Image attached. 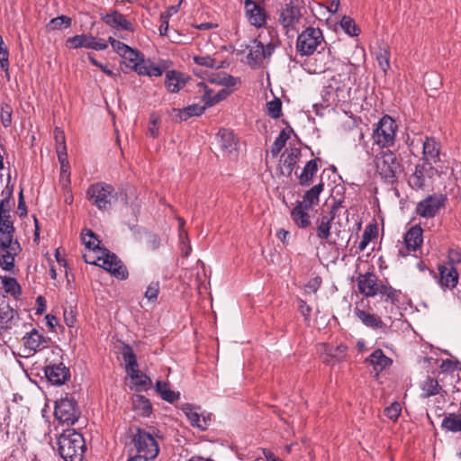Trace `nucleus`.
<instances>
[{"mask_svg":"<svg viewBox=\"0 0 461 461\" xmlns=\"http://www.w3.org/2000/svg\"><path fill=\"white\" fill-rule=\"evenodd\" d=\"M121 57L126 67L135 71L139 76L158 77L167 68L165 62L155 63L149 59H145L140 51L131 47L122 51Z\"/></svg>","mask_w":461,"mask_h":461,"instance_id":"1","label":"nucleus"},{"mask_svg":"<svg viewBox=\"0 0 461 461\" xmlns=\"http://www.w3.org/2000/svg\"><path fill=\"white\" fill-rule=\"evenodd\" d=\"M86 449L82 434L73 429L64 430L58 438V451L65 461H82Z\"/></svg>","mask_w":461,"mask_h":461,"instance_id":"2","label":"nucleus"},{"mask_svg":"<svg viewBox=\"0 0 461 461\" xmlns=\"http://www.w3.org/2000/svg\"><path fill=\"white\" fill-rule=\"evenodd\" d=\"M26 323L18 312L3 299L0 303V336L8 339L13 336L18 339L24 332Z\"/></svg>","mask_w":461,"mask_h":461,"instance_id":"3","label":"nucleus"},{"mask_svg":"<svg viewBox=\"0 0 461 461\" xmlns=\"http://www.w3.org/2000/svg\"><path fill=\"white\" fill-rule=\"evenodd\" d=\"M131 431V443L137 452L134 456H140L149 461L155 459L159 453V446L155 435L156 429L150 428V430H146L136 427Z\"/></svg>","mask_w":461,"mask_h":461,"instance_id":"4","label":"nucleus"},{"mask_svg":"<svg viewBox=\"0 0 461 461\" xmlns=\"http://www.w3.org/2000/svg\"><path fill=\"white\" fill-rule=\"evenodd\" d=\"M86 197L99 210H109L118 201V193L112 185L98 182L87 188Z\"/></svg>","mask_w":461,"mask_h":461,"instance_id":"5","label":"nucleus"},{"mask_svg":"<svg viewBox=\"0 0 461 461\" xmlns=\"http://www.w3.org/2000/svg\"><path fill=\"white\" fill-rule=\"evenodd\" d=\"M375 163L377 173L386 183L393 184L397 181L402 167L396 154L391 150L381 151L375 156Z\"/></svg>","mask_w":461,"mask_h":461,"instance_id":"6","label":"nucleus"},{"mask_svg":"<svg viewBox=\"0 0 461 461\" xmlns=\"http://www.w3.org/2000/svg\"><path fill=\"white\" fill-rule=\"evenodd\" d=\"M322 47H327L320 28L307 27L298 36L295 49L300 56H311Z\"/></svg>","mask_w":461,"mask_h":461,"instance_id":"7","label":"nucleus"},{"mask_svg":"<svg viewBox=\"0 0 461 461\" xmlns=\"http://www.w3.org/2000/svg\"><path fill=\"white\" fill-rule=\"evenodd\" d=\"M248 64L252 68H260L266 59H269L276 48L273 41H267L265 36L259 35L248 46Z\"/></svg>","mask_w":461,"mask_h":461,"instance_id":"8","label":"nucleus"},{"mask_svg":"<svg viewBox=\"0 0 461 461\" xmlns=\"http://www.w3.org/2000/svg\"><path fill=\"white\" fill-rule=\"evenodd\" d=\"M80 414L77 401L68 397V394L56 402L54 415L60 422L73 425L77 421Z\"/></svg>","mask_w":461,"mask_h":461,"instance_id":"9","label":"nucleus"},{"mask_svg":"<svg viewBox=\"0 0 461 461\" xmlns=\"http://www.w3.org/2000/svg\"><path fill=\"white\" fill-rule=\"evenodd\" d=\"M397 124L389 115L383 116L373 132L375 143L382 148L392 146L394 142Z\"/></svg>","mask_w":461,"mask_h":461,"instance_id":"10","label":"nucleus"},{"mask_svg":"<svg viewBox=\"0 0 461 461\" xmlns=\"http://www.w3.org/2000/svg\"><path fill=\"white\" fill-rule=\"evenodd\" d=\"M304 62L305 69L311 74H321L329 70L333 63V57L329 48L322 47L315 51Z\"/></svg>","mask_w":461,"mask_h":461,"instance_id":"11","label":"nucleus"},{"mask_svg":"<svg viewBox=\"0 0 461 461\" xmlns=\"http://www.w3.org/2000/svg\"><path fill=\"white\" fill-rule=\"evenodd\" d=\"M446 200V196L440 194L428 195L417 203L415 212L423 218H433L445 206Z\"/></svg>","mask_w":461,"mask_h":461,"instance_id":"12","label":"nucleus"},{"mask_svg":"<svg viewBox=\"0 0 461 461\" xmlns=\"http://www.w3.org/2000/svg\"><path fill=\"white\" fill-rule=\"evenodd\" d=\"M21 336L24 349L29 353H35L48 347L49 339L43 333L33 328L32 323H26L24 332Z\"/></svg>","mask_w":461,"mask_h":461,"instance_id":"13","label":"nucleus"},{"mask_svg":"<svg viewBox=\"0 0 461 461\" xmlns=\"http://www.w3.org/2000/svg\"><path fill=\"white\" fill-rule=\"evenodd\" d=\"M97 259L102 260L100 267L110 272L116 278L124 280L128 277V271L126 267L115 254L111 253L106 249H104L101 251V256H98Z\"/></svg>","mask_w":461,"mask_h":461,"instance_id":"14","label":"nucleus"},{"mask_svg":"<svg viewBox=\"0 0 461 461\" xmlns=\"http://www.w3.org/2000/svg\"><path fill=\"white\" fill-rule=\"evenodd\" d=\"M3 246L0 240V267L5 271H12L15 266V257L22 251V247L17 240H12L10 243H5Z\"/></svg>","mask_w":461,"mask_h":461,"instance_id":"15","label":"nucleus"},{"mask_svg":"<svg viewBox=\"0 0 461 461\" xmlns=\"http://www.w3.org/2000/svg\"><path fill=\"white\" fill-rule=\"evenodd\" d=\"M302 17L301 7L294 1L290 0L282 8L278 21L287 31L294 30Z\"/></svg>","mask_w":461,"mask_h":461,"instance_id":"16","label":"nucleus"},{"mask_svg":"<svg viewBox=\"0 0 461 461\" xmlns=\"http://www.w3.org/2000/svg\"><path fill=\"white\" fill-rule=\"evenodd\" d=\"M67 46L73 49L86 48L95 50H104L108 47L104 40L87 34L75 35L68 38L67 40Z\"/></svg>","mask_w":461,"mask_h":461,"instance_id":"17","label":"nucleus"},{"mask_svg":"<svg viewBox=\"0 0 461 461\" xmlns=\"http://www.w3.org/2000/svg\"><path fill=\"white\" fill-rule=\"evenodd\" d=\"M340 204V202L334 203L330 211L327 213H321L316 220V235L320 240H328L330 237L331 222L333 221L336 212Z\"/></svg>","mask_w":461,"mask_h":461,"instance_id":"18","label":"nucleus"},{"mask_svg":"<svg viewBox=\"0 0 461 461\" xmlns=\"http://www.w3.org/2000/svg\"><path fill=\"white\" fill-rule=\"evenodd\" d=\"M44 373L48 381L54 385L64 384L70 378V371L63 363L45 366Z\"/></svg>","mask_w":461,"mask_h":461,"instance_id":"19","label":"nucleus"},{"mask_svg":"<svg viewBox=\"0 0 461 461\" xmlns=\"http://www.w3.org/2000/svg\"><path fill=\"white\" fill-rule=\"evenodd\" d=\"M199 410V407L189 403H185L182 407L183 412L186 415L193 427H196L201 430H206L211 423V414H200Z\"/></svg>","mask_w":461,"mask_h":461,"instance_id":"20","label":"nucleus"},{"mask_svg":"<svg viewBox=\"0 0 461 461\" xmlns=\"http://www.w3.org/2000/svg\"><path fill=\"white\" fill-rule=\"evenodd\" d=\"M357 283L361 294L366 297L377 295V288L380 283H377V277L374 273L367 272L366 274H360L357 276Z\"/></svg>","mask_w":461,"mask_h":461,"instance_id":"21","label":"nucleus"},{"mask_svg":"<svg viewBox=\"0 0 461 461\" xmlns=\"http://www.w3.org/2000/svg\"><path fill=\"white\" fill-rule=\"evenodd\" d=\"M439 274L438 285L443 290L453 289L458 283V273L455 267L439 264L438 266Z\"/></svg>","mask_w":461,"mask_h":461,"instance_id":"22","label":"nucleus"},{"mask_svg":"<svg viewBox=\"0 0 461 461\" xmlns=\"http://www.w3.org/2000/svg\"><path fill=\"white\" fill-rule=\"evenodd\" d=\"M244 4L249 23L258 28L265 25L267 20L265 9L253 0H245Z\"/></svg>","mask_w":461,"mask_h":461,"instance_id":"23","label":"nucleus"},{"mask_svg":"<svg viewBox=\"0 0 461 461\" xmlns=\"http://www.w3.org/2000/svg\"><path fill=\"white\" fill-rule=\"evenodd\" d=\"M301 157V149L290 147L280 158L281 171L283 175L291 176L299 158Z\"/></svg>","mask_w":461,"mask_h":461,"instance_id":"24","label":"nucleus"},{"mask_svg":"<svg viewBox=\"0 0 461 461\" xmlns=\"http://www.w3.org/2000/svg\"><path fill=\"white\" fill-rule=\"evenodd\" d=\"M327 92L329 95L333 94L338 102H345L349 96L350 86L348 82L341 79V75H339L330 80Z\"/></svg>","mask_w":461,"mask_h":461,"instance_id":"25","label":"nucleus"},{"mask_svg":"<svg viewBox=\"0 0 461 461\" xmlns=\"http://www.w3.org/2000/svg\"><path fill=\"white\" fill-rule=\"evenodd\" d=\"M165 86L170 93L179 92L186 84L187 78L182 72L172 69L165 70Z\"/></svg>","mask_w":461,"mask_h":461,"instance_id":"26","label":"nucleus"},{"mask_svg":"<svg viewBox=\"0 0 461 461\" xmlns=\"http://www.w3.org/2000/svg\"><path fill=\"white\" fill-rule=\"evenodd\" d=\"M320 348L324 350L323 362L327 365H334L344 360L348 350V347L342 343L335 348L321 344Z\"/></svg>","mask_w":461,"mask_h":461,"instance_id":"27","label":"nucleus"},{"mask_svg":"<svg viewBox=\"0 0 461 461\" xmlns=\"http://www.w3.org/2000/svg\"><path fill=\"white\" fill-rule=\"evenodd\" d=\"M14 233L15 228L11 220V214L0 212V240H2L3 246H5V241L10 243L12 240H15Z\"/></svg>","mask_w":461,"mask_h":461,"instance_id":"28","label":"nucleus"},{"mask_svg":"<svg viewBox=\"0 0 461 461\" xmlns=\"http://www.w3.org/2000/svg\"><path fill=\"white\" fill-rule=\"evenodd\" d=\"M310 210V208L303 206L302 203H296V205L291 211V218L297 227L305 229L311 226Z\"/></svg>","mask_w":461,"mask_h":461,"instance_id":"29","label":"nucleus"},{"mask_svg":"<svg viewBox=\"0 0 461 461\" xmlns=\"http://www.w3.org/2000/svg\"><path fill=\"white\" fill-rule=\"evenodd\" d=\"M370 366H373L374 371L376 375L382 372L384 369L391 366L393 363L392 359L386 357L384 351L380 348L375 349L366 359Z\"/></svg>","mask_w":461,"mask_h":461,"instance_id":"30","label":"nucleus"},{"mask_svg":"<svg viewBox=\"0 0 461 461\" xmlns=\"http://www.w3.org/2000/svg\"><path fill=\"white\" fill-rule=\"evenodd\" d=\"M422 146L423 158L428 163H436L439 160L440 144L434 138L426 137Z\"/></svg>","mask_w":461,"mask_h":461,"instance_id":"31","label":"nucleus"},{"mask_svg":"<svg viewBox=\"0 0 461 461\" xmlns=\"http://www.w3.org/2000/svg\"><path fill=\"white\" fill-rule=\"evenodd\" d=\"M423 230L420 225L412 226L404 235V243L408 250L416 251L420 248Z\"/></svg>","mask_w":461,"mask_h":461,"instance_id":"32","label":"nucleus"},{"mask_svg":"<svg viewBox=\"0 0 461 461\" xmlns=\"http://www.w3.org/2000/svg\"><path fill=\"white\" fill-rule=\"evenodd\" d=\"M324 184L321 181L319 184L313 185L309 190L305 192L303 196L302 201H298V203H302L303 206H306L310 209H312L319 204L320 202V194L323 191Z\"/></svg>","mask_w":461,"mask_h":461,"instance_id":"33","label":"nucleus"},{"mask_svg":"<svg viewBox=\"0 0 461 461\" xmlns=\"http://www.w3.org/2000/svg\"><path fill=\"white\" fill-rule=\"evenodd\" d=\"M104 21L106 24L116 29H122L129 32L133 31L132 23L127 20L123 14L117 11H113V13L106 14Z\"/></svg>","mask_w":461,"mask_h":461,"instance_id":"34","label":"nucleus"},{"mask_svg":"<svg viewBox=\"0 0 461 461\" xmlns=\"http://www.w3.org/2000/svg\"><path fill=\"white\" fill-rule=\"evenodd\" d=\"M320 158L309 160L304 166L302 173L298 176L299 184L303 186H309L313 182V176L318 171V161Z\"/></svg>","mask_w":461,"mask_h":461,"instance_id":"35","label":"nucleus"},{"mask_svg":"<svg viewBox=\"0 0 461 461\" xmlns=\"http://www.w3.org/2000/svg\"><path fill=\"white\" fill-rule=\"evenodd\" d=\"M356 316L365 324L374 330L384 328V324L380 317L359 308H355Z\"/></svg>","mask_w":461,"mask_h":461,"instance_id":"36","label":"nucleus"},{"mask_svg":"<svg viewBox=\"0 0 461 461\" xmlns=\"http://www.w3.org/2000/svg\"><path fill=\"white\" fill-rule=\"evenodd\" d=\"M218 138L220 147L224 152L231 154L237 149V140L232 131L221 129L219 131Z\"/></svg>","mask_w":461,"mask_h":461,"instance_id":"37","label":"nucleus"},{"mask_svg":"<svg viewBox=\"0 0 461 461\" xmlns=\"http://www.w3.org/2000/svg\"><path fill=\"white\" fill-rule=\"evenodd\" d=\"M377 294H379L385 303L397 304L400 302L402 292L393 288L388 284L380 283L377 288Z\"/></svg>","mask_w":461,"mask_h":461,"instance_id":"38","label":"nucleus"},{"mask_svg":"<svg viewBox=\"0 0 461 461\" xmlns=\"http://www.w3.org/2000/svg\"><path fill=\"white\" fill-rule=\"evenodd\" d=\"M133 409L139 411L142 417H149L152 413V405L149 400L141 394H135L132 397Z\"/></svg>","mask_w":461,"mask_h":461,"instance_id":"39","label":"nucleus"},{"mask_svg":"<svg viewBox=\"0 0 461 461\" xmlns=\"http://www.w3.org/2000/svg\"><path fill=\"white\" fill-rule=\"evenodd\" d=\"M409 185L415 190H422L425 187V167L418 164L415 166L414 172L408 180Z\"/></svg>","mask_w":461,"mask_h":461,"instance_id":"40","label":"nucleus"},{"mask_svg":"<svg viewBox=\"0 0 461 461\" xmlns=\"http://www.w3.org/2000/svg\"><path fill=\"white\" fill-rule=\"evenodd\" d=\"M205 110V106H202L199 104H192L185 107L184 109H176L174 108L172 112L176 113V116L178 117V121H186L188 118L192 116H199L203 113Z\"/></svg>","mask_w":461,"mask_h":461,"instance_id":"41","label":"nucleus"},{"mask_svg":"<svg viewBox=\"0 0 461 461\" xmlns=\"http://www.w3.org/2000/svg\"><path fill=\"white\" fill-rule=\"evenodd\" d=\"M441 429L445 431L461 432V414L448 413L441 422Z\"/></svg>","mask_w":461,"mask_h":461,"instance_id":"42","label":"nucleus"},{"mask_svg":"<svg viewBox=\"0 0 461 461\" xmlns=\"http://www.w3.org/2000/svg\"><path fill=\"white\" fill-rule=\"evenodd\" d=\"M421 396L423 398H429L437 394L441 393L442 387L439 385L438 381L430 376H428L421 384Z\"/></svg>","mask_w":461,"mask_h":461,"instance_id":"43","label":"nucleus"},{"mask_svg":"<svg viewBox=\"0 0 461 461\" xmlns=\"http://www.w3.org/2000/svg\"><path fill=\"white\" fill-rule=\"evenodd\" d=\"M156 391L164 401L170 403H173L180 397L179 393L170 390L168 384L163 381H158L156 383Z\"/></svg>","mask_w":461,"mask_h":461,"instance_id":"44","label":"nucleus"},{"mask_svg":"<svg viewBox=\"0 0 461 461\" xmlns=\"http://www.w3.org/2000/svg\"><path fill=\"white\" fill-rule=\"evenodd\" d=\"M82 241L87 250H93L94 252L98 251L101 253V251L104 249L99 246L100 240L90 229L83 230Z\"/></svg>","mask_w":461,"mask_h":461,"instance_id":"45","label":"nucleus"},{"mask_svg":"<svg viewBox=\"0 0 461 461\" xmlns=\"http://www.w3.org/2000/svg\"><path fill=\"white\" fill-rule=\"evenodd\" d=\"M291 131H293V129L290 127L288 129H284L281 131L270 149V152L273 157H276L283 149V148L285 146L287 140L290 138Z\"/></svg>","mask_w":461,"mask_h":461,"instance_id":"46","label":"nucleus"},{"mask_svg":"<svg viewBox=\"0 0 461 461\" xmlns=\"http://www.w3.org/2000/svg\"><path fill=\"white\" fill-rule=\"evenodd\" d=\"M2 283L5 292L17 299L22 294V288L19 283L14 277L4 276Z\"/></svg>","mask_w":461,"mask_h":461,"instance_id":"47","label":"nucleus"},{"mask_svg":"<svg viewBox=\"0 0 461 461\" xmlns=\"http://www.w3.org/2000/svg\"><path fill=\"white\" fill-rule=\"evenodd\" d=\"M376 60L379 68L386 73L390 68V50L389 47L385 44L380 46L376 52Z\"/></svg>","mask_w":461,"mask_h":461,"instance_id":"48","label":"nucleus"},{"mask_svg":"<svg viewBox=\"0 0 461 461\" xmlns=\"http://www.w3.org/2000/svg\"><path fill=\"white\" fill-rule=\"evenodd\" d=\"M340 26L349 36H357L360 32V29L357 27L355 21L349 16L344 15L342 17Z\"/></svg>","mask_w":461,"mask_h":461,"instance_id":"49","label":"nucleus"},{"mask_svg":"<svg viewBox=\"0 0 461 461\" xmlns=\"http://www.w3.org/2000/svg\"><path fill=\"white\" fill-rule=\"evenodd\" d=\"M54 140L58 156L67 154L65 133L59 127H56L54 130Z\"/></svg>","mask_w":461,"mask_h":461,"instance_id":"50","label":"nucleus"},{"mask_svg":"<svg viewBox=\"0 0 461 461\" xmlns=\"http://www.w3.org/2000/svg\"><path fill=\"white\" fill-rule=\"evenodd\" d=\"M71 18L67 15H60L50 20L48 24L50 30H61L63 28H68L71 25Z\"/></svg>","mask_w":461,"mask_h":461,"instance_id":"51","label":"nucleus"},{"mask_svg":"<svg viewBox=\"0 0 461 461\" xmlns=\"http://www.w3.org/2000/svg\"><path fill=\"white\" fill-rule=\"evenodd\" d=\"M212 82L217 83L227 87L235 86L239 79L224 72L218 73L215 77L212 79Z\"/></svg>","mask_w":461,"mask_h":461,"instance_id":"52","label":"nucleus"},{"mask_svg":"<svg viewBox=\"0 0 461 461\" xmlns=\"http://www.w3.org/2000/svg\"><path fill=\"white\" fill-rule=\"evenodd\" d=\"M267 114L274 118L278 119L282 114V102L279 98L275 97L274 100L267 103Z\"/></svg>","mask_w":461,"mask_h":461,"instance_id":"53","label":"nucleus"},{"mask_svg":"<svg viewBox=\"0 0 461 461\" xmlns=\"http://www.w3.org/2000/svg\"><path fill=\"white\" fill-rule=\"evenodd\" d=\"M0 66L3 70L5 71L8 76V67H9V51L8 49L3 40V37L0 35Z\"/></svg>","mask_w":461,"mask_h":461,"instance_id":"54","label":"nucleus"},{"mask_svg":"<svg viewBox=\"0 0 461 461\" xmlns=\"http://www.w3.org/2000/svg\"><path fill=\"white\" fill-rule=\"evenodd\" d=\"M177 221H178V237H179V240L180 241H184V240H187V249L186 251H185V257H188L191 250H192V248H191V245H190V240L188 238V234H187V231L185 230V221L184 220V218L182 217H178L177 218Z\"/></svg>","mask_w":461,"mask_h":461,"instance_id":"55","label":"nucleus"},{"mask_svg":"<svg viewBox=\"0 0 461 461\" xmlns=\"http://www.w3.org/2000/svg\"><path fill=\"white\" fill-rule=\"evenodd\" d=\"M12 113H13V108L8 104H1V122L3 125L7 128L11 125L12 122Z\"/></svg>","mask_w":461,"mask_h":461,"instance_id":"56","label":"nucleus"},{"mask_svg":"<svg viewBox=\"0 0 461 461\" xmlns=\"http://www.w3.org/2000/svg\"><path fill=\"white\" fill-rule=\"evenodd\" d=\"M135 381V386L137 391L147 390L151 385V379L143 373H139L138 377L136 379H132Z\"/></svg>","mask_w":461,"mask_h":461,"instance_id":"57","label":"nucleus"},{"mask_svg":"<svg viewBox=\"0 0 461 461\" xmlns=\"http://www.w3.org/2000/svg\"><path fill=\"white\" fill-rule=\"evenodd\" d=\"M402 411L401 404L397 402H393L390 406L384 409V413L392 420H396Z\"/></svg>","mask_w":461,"mask_h":461,"instance_id":"58","label":"nucleus"},{"mask_svg":"<svg viewBox=\"0 0 461 461\" xmlns=\"http://www.w3.org/2000/svg\"><path fill=\"white\" fill-rule=\"evenodd\" d=\"M161 245V239L156 233H149L146 237V246L149 250L155 251Z\"/></svg>","mask_w":461,"mask_h":461,"instance_id":"59","label":"nucleus"},{"mask_svg":"<svg viewBox=\"0 0 461 461\" xmlns=\"http://www.w3.org/2000/svg\"><path fill=\"white\" fill-rule=\"evenodd\" d=\"M194 61L195 64L207 67V68H218L217 62L214 59L210 56H194Z\"/></svg>","mask_w":461,"mask_h":461,"instance_id":"60","label":"nucleus"},{"mask_svg":"<svg viewBox=\"0 0 461 461\" xmlns=\"http://www.w3.org/2000/svg\"><path fill=\"white\" fill-rule=\"evenodd\" d=\"M159 117L155 113H152L149 118L148 132L153 138H157L158 136V124H159Z\"/></svg>","mask_w":461,"mask_h":461,"instance_id":"61","label":"nucleus"},{"mask_svg":"<svg viewBox=\"0 0 461 461\" xmlns=\"http://www.w3.org/2000/svg\"><path fill=\"white\" fill-rule=\"evenodd\" d=\"M159 293V283L152 282L145 292V297L149 301H155Z\"/></svg>","mask_w":461,"mask_h":461,"instance_id":"62","label":"nucleus"},{"mask_svg":"<svg viewBox=\"0 0 461 461\" xmlns=\"http://www.w3.org/2000/svg\"><path fill=\"white\" fill-rule=\"evenodd\" d=\"M122 354V358H123V361L125 362V365H127L129 363H132L135 360H137V357H136L135 353L133 352L132 348L128 344L123 345Z\"/></svg>","mask_w":461,"mask_h":461,"instance_id":"63","label":"nucleus"},{"mask_svg":"<svg viewBox=\"0 0 461 461\" xmlns=\"http://www.w3.org/2000/svg\"><path fill=\"white\" fill-rule=\"evenodd\" d=\"M448 265L455 266L461 263V252L455 249H449L447 252Z\"/></svg>","mask_w":461,"mask_h":461,"instance_id":"64","label":"nucleus"}]
</instances>
